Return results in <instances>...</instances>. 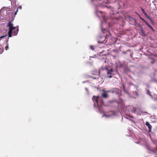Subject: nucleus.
Wrapping results in <instances>:
<instances>
[{
	"mask_svg": "<svg viewBox=\"0 0 157 157\" xmlns=\"http://www.w3.org/2000/svg\"><path fill=\"white\" fill-rule=\"evenodd\" d=\"M13 19L11 21H9L8 24L7 26L9 27V31L8 32V36L9 37L12 36V33L13 30L16 29V27L13 26V24L12 21Z\"/></svg>",
	"mask_w": 157,
	"mask_h": 157,
	"instance_id": "f257e3e1",
	"label": "nucleus"
},
{
	"mask_svg": "<svg viewBox=\"0 0 157 157\" xmlns=\"http://www.w3.org/2000/svg\"><path fill=\"white\" fill-rule=\"evenodd\" d=\"M106 72L107 78H111L112 77L113 73V69H106Z\"/></svg>",
	"mask_w": 157,
	"mask_h": 157,
	"instance_id": "f03ea898",
	"label": "nucleus"
},
{
	"mask_svg": "<svg viewBox=\"0 0 157 157\" xmlns=\"http://www.w3.org/2000/svg\"><path fill=\"white\" fill-rule=\"evenodd\" d=\"M140 19L143 21L145 23L146 25L148 26V27L150 28L154 32L155 30L153 27L147 22L143 18L141 17H140Z\"/></svg>",
	"mask_w": 157,
	"mask_h": 157,
	"instance_id": "7ed1b4c3",
	"label": "nucleus"
},
{
	"mask_svg": "<svg viewBox=\"0 0 157 157\" xmlns=\"http://www.w3.org/2000/svg\"><path fill=\"white\" fill-rule=\"evenodd\" d=\"M139 26L140 28V34L142 36H146V34L145 32L144 31L142 27L140 25H139Z\"/></svg>",
	"mask_w": 157,
	"mask_h": 157,
	"instance_id": "20e7f679",
	"label": "nucleus"
},
{
	"mask_svg": "<svg viewBox=\"0 0 157 157\" xmlns=\"http://www.w3.org/2000/svg\"><path fill=\"white\" fill-rule=\"evenodd\" d=\"M98 97H96L95 96H94L93 97V98H92V100H93L94 102V105H96L95 103H96L97 104V106H99V105L98 104Z\"/></svg>",
	"mask_w": 157,
	"mask_h": 157,
	"instance_id": "39448f33",
	"label": "nucleus"
},
{
	"mask_svg": "<svg viewBox=\"0 0 157 157\" xmlns=\"http://www.w3.org/2000/svg\"><path fill=\"white\" fill-rule=\"evenodd\" d=\"M146 125L148 126L149 130L150 131H151V129L152 126L147 121L146 123Z\"/></svg>",
	"mask_w": 157,
	"mask_h": 157,
	"instance_id": "423d86ee",
	"label": "nucleus"
},
{
	"mask_svg": "<svg viewBox=\"0 0 157 157\" xmlns=\"http://www.w3.org/2000/svg\"><path fill=\"white\" fill-rule=\"evenodd\" d=\"M19 31L18 28H17L16 30H14L13 32V36H15L17 35Z\"/></svg>",
	"mask_w": 157,
	"mask_h": 157,
	"instance_id": "0eeeda50",
	"label": "nucleus"
},
{
	"mask_svg": "<svg viewBox=\"0 0 157 157\" xmlns=\"http://www.w3.org/2000/svg\"><path fill=\"white\" fill-rule=\"evenodd\" d=\"M102 96L103 97L105 98H106L108 97L107 94L105 93H103Z\"/></svg>",
	"mask_w": 157,
	"mask_h": 157,
	"instance_id": "6e6552de",
	"label": "nucleus"
},
{
	"mask_svg": "<svg viewBox=\"0 0 157 157\" xmlns=\"http://www.w3.org/2000/svg\"><path fill=\"white\" fill-rule=\"evenodd\" d=\"M136 109L135 108V107H133V109L132 110H131V112H132V113H136Z\"/></svg>",
	"mask_w": 157,
	"mask_h": 157,
	"instance_id": "1a4fd4ad",
	"label": "nucleus"
},
{
	"mask_svg": "<svg viewBox=\"0 0 157 157\" xmlns=\"http://www.w3.org/2000/svg\"><path fill=\"white\" fill-rule=\"evenodd\" d=\"M144 14L148 19L150 17L147 14L146 12L145 13H144Z\"/></svg>",
	"mask_w": 157,
	"mask_h": 157,
	"instance_id": "9d476101",
	"label": "nucleus"
},
{
	"mask_svg": "<svg viewBox=\"0 0 157 157\" xmlns=\"http://www.w3.org/2000/svg\"><path fill=\"white\" fill-rule=\"evenodd\" d=\"M141 11H142L143 13L144 14L146 12L143 9L142 7H140Z\"/></svg>",
	"mask_w": 157,
	"mask_h": 157,
	"instance_id": "9b49d317",
	"label": "nucleus"
},
{
	"mask_svg": "<svg viewBox=\"0 0 157 157\" xmlns=\"http://www.w3.org/2000/svg\"><path fill=\"white\" fill-rule=\"evenodd\" d=\"M150 59H151L152 60V61H151V63H152H152H154L155 61V60L154 59H152V58H151Z\"/></svg>",
	"mask_w": 157,
	"mask_h": 157,
	"instance_id": "f8f14e48",
	"label": "nucleus"
},
{
	"mask_svg": "<svg viewBox=\"0 0 157 157\" xmlns=\"http://www.w3.org/2000/svg\"><path fill=\"white\" fill-rule=\"evenodd\" d=\"M148 19L151 22L153 23L154 22L153 20L150 17Z\"/></svg>",
	"mask_w": 157,
	"mask_h": 157,
	"instance_id": "ddd939ff",
	"label": "nucleus"
},
{
	"mask_svg": "<svg viewBox=\"0 0 157 157\" xmlns=\"http://www.w3.org/2000/svg\"><path fill=\"white\" fill-rule=\"evenodd\" d=\"M91 49L93 50H94V48L92 46H90Z\"/></svg>",
	"mask_w": 157,
	"mask_h": 157,
	"instance_id": "4468645a",
	"label": "nucleus"
},
{
	"mask_svg": "<svg viewBox=\"0 0 157 157\" xmlns=\"http://www.w3.org/2000/svg\"><path fill=\"white\" fill-rule=\"evenodd\" d=\"M98 43H100V44H102V43H103V41H98Z\"/></svg>",
	"mask_w": 157,
	"mask_h": 157,
	"instance_id": "2eb2a0df",
	"label": "nucleus"
},
{
	"mask_svg": "<svg viewBox=\"0 0 157 157\" xmlns=\"http://www.w3.org/2000/svg\"><path fill=\"white\" fill-rule=\"evenodd\" d=\"M8 45L5 47V49L6 50H7L8 49Z\"/></svg>",
	"mask_w": 157,
	"mask_h": 157,
	"instance_id": "dca6fc26",
	"label": "nucleus"
},
{
	"mask_svg": "<svg viewBox=\"0 0 157 157\" xmlns=\"http://www.w3.org/2000/svg\"><path fill=\"white\" fill-rule=\"evenodd\" d=\"M18 10V9H17V10H16V12H15V15H16V14H17V12Z\"/></svg>",
	"mask_w": 157,
	"mask_h": 157,
	"instance_id": "f3484780",
	"label": "nucleus"
},
{
	"mask_svg": "<svg viewBox=\"0 0 157 157\" xmlns=\"http://www.w3.org/2000/svg\"><path fill=\"white\" fill-rule=\"evenodd\" d=\"M106 92H111V91L109 90H107L106 91Z\"/></svg>",
	"mask_w": 157,
	"mask_h": 157,
	"instance_id": "a211bd4d",
	"label": "nucleus"
},
{
	"mask_svg": "<svg viewBox=\"0 0 157 157\" xmlns=\"http://www.w3.org/2000/svg\"><path fill=\"white\" fill-rule=\"evenodd\" d=\"M3 52V51L2 50V51H1V50H0V53H1L2 52Z\"/></svg>",
	"mask_w": 157,
	"mask_h": 157,
	"instance_id": "6ab92c4d",
	"label": "nucleus"
},
{
	"mask_svg": "<svg viewBox=\"0 0 157 157\" xmlns=\"http://www.w3.org/2000/svg\"><path fill=\"white\" fill-rule=\"evenodd\" d=\"M101 30H102V32H103V33H104V31H103V29H101Z\"/></svg>",
	"mask_w": 157,
	"mask_h": 157,
	"instance_id": "aec40b11",
	"label": "nucleus"
},
{
	"mask_svg": "<svg viewBox=\"0 0 157 157\" xmlns=\"http://www.w3.org/2000/svg\"><path fill=\"white\" fill-rule=\"evenodd\" d=\"M4 37V36H1L0 37H1V38H3V37Z\"/></svg>",
	"mask_w": 157,
	"mask_h": 157,
	"instance_id": "412c9836",
	"label": "nucleus"
},
{
	"mask_svg": "<svg viewBox=\"0 0 157 157\" xmlns=\"http://www.w3.org/2000/svg\"><path fill=\"white\" fill-rule=\"evenodd\" d=\"M100 13H102L101 11H100L99 12Z\"/></svg>",
	"mask_w": 157,
	"mask_h": 157,
	"instance_id": "4be33fe9",
	"label": "nucleus"
},
{
	"mask_svg": "<svg viewBox=\"0 0 157 157\" xmlns=\"http://www.w3.org/2000/svg\"><path fill=\"white\" fill-rule=\"evenodd\" d=\"M148 148V150H149V148H150L148 147V148Z\"/></svg>",
	"mask_w": 157,
	"mask_h": 157,
	"instance_id": "5701e85b",
	"label": "nucleus"
},
{
	"mask_svg": "<svg viewBox=\"0 0 157 157\" xmlns=\"http://www.w3.org/2000/svg\"><path fill=\"white\" fill-rule=\"evenodd\" d=\"M94 78V79H96V78Z\"/></svg>",
	"mask_w": 157,
	"mask_h": 157,
	"instance_id": "b1692460",
	"label": "nucleus"
},
{
	"mask_svg": "<svg viewBox=\"0 0 157 157\" xmlns=\"http://www.w3.org/2000/svg\"><path fill=\"white\" fill-rule=\"evenodd\" d=\"M103 91H104V92H105V91L104 90H103Z\"/></svg>",
	"mask_w": 157,
	"mask_h": 157,
	"instance_id": "393cba45",
	"label": "nucleus"
}]
</instances>
